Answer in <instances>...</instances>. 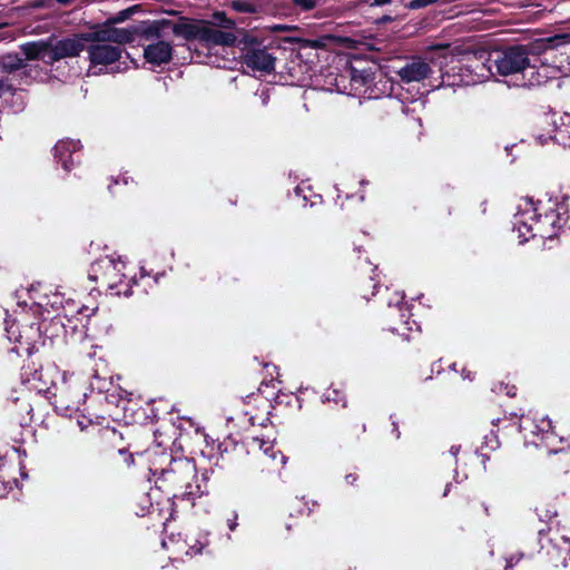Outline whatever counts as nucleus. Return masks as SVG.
<instances>
[{
  "label": "nucleus",
  "mask_w": 570,
  "mask_h": 570,
  "mask_svg": "<svg viewBox=\"0 0 570 570\" xmlns=\"http://www.w3.org/2000/svg\"><path fill=\"white\" fill-rule=\"evenodd\" d=\"M214 20L216 26L225 29L224 31H232L235 28V21L227 18L225 12H216Z\"/></svg>",
  "instance_id": "nucleus-30"
},
{
  "label": "nucleus",
  "mask_w": 570,
  "mask_h": 570,
  "mask_svg": "<svg viewBox=\"0 0 570 570\" xmlns=\"http://www.w3.org/2000/svg\"><path fill=\"white\" fill-rule=\"evenodd\" d=\"M397 76L403 82L422 81L432 73L429 62L422 58H412L406 61L397 71Z\"/></svg>",
  "instance_id": "nucleus-11"
},
{
  "label": "nucleus",
  "mask_w": 570,
  "mask_h": 570,
  "mask_svg": "<svg viewBox=\"0 0 570 570\" xmlns=\"http://www.w3.org/2000/svg\"><path fill=\"white\" fill-rule=\"evenodd\" d=\"M33 285L30 284L27 287L18 288L14 292V298L17 302L18 308L21 309L20 314L31 312L35 313L33 307L36 306V301L32 295ZM17 314H19L18 311H16Z\"/></svg>",
  "instance_id": "nucleus-22"
},
{
  "label": "nucleus",
  "mask_w": 570,
  "mask_h": 570,
  "mask_svg": "<svg viewBox=\"0 0 570 570\" xmlns=\"http://www.w3.org/2000/svg\"><path fill=\"white\" fill-rule=\"evenodd\" d=\"M449 491H450V484H448V485H446V488H445V490H444L443 495H444V497H445V495H448V492H449Z\"/></svg>",
  "instance_id": "nucleus-54"
},
{
  "label": "nucleus",
  "mask_w": 570,
  "mask_h": 570,
  "mask_svg": "<svg viewBox=\"0 0 570 570\" xmlns=\"http://www.w3.org/2000/svg\"><path fill=\"white\" fill-rule=\"evenodd\" d=\"M292 3L299 8L302 11L307 12L316 8V0H291Z\"/></svg>",
  "instance_id": "nucleus-34"
},
{
  "label": "nucleus",
  "mask_w": 570,
  "mask_h": 570,
  "mask_svg": "<svg viewBox=\"0 0 570 570\" xmlns=\"http://www.w3.org/2000/svg\"><path fill=\"white\" fill-rule=\"evenodd\" d=\"M230 531H234L237 527V513L234 512L233 518L227 521Z\"/></svg>",
  "instance_id": "nucleus-43"
},
{
  "label": "nucleus",
  "mask_w": 570,
  "mask_h": 570,
  "mask_svg": "<svg viewBox=\"0 0 570 570\" xmlns=\"http://www.w3.org/2000/svg\"><path fill=\"white\" fill-rule=\"evenodd\" d=\"M33 376V372L29 371L28 368L23 367L21 373V389L20 391H13V394L18 393V395H12V401L14 403L22 402L21 410L24 411L28 414V419H22L20 424L21 425H29L32 422L33 415H32V404L31 401L33 399L32 395V386H28V384L31 381V377Z\"/></svg>",
  "instance_id": "nucleus-10"
},
{
  "label": "nucleus",
  "mask_w": 570,
  "mask_h": 570,
  "mask_svg": "<svg viewBox=\"0 0 570 570\" xmlns=\"http://www.w3.org/2000/svg\"><path fill=\"white\" fill-rule=\"evenodd\" d=\"M345 480L350 484H354V482L357 480V475L354 473H350L345 476Z\"/></svg>",
  "instance_id": "nucleus-44"
},
{
  "label": "nucleus",
  "mask_w": 570,
  "mask_h": 570,
  "mask_svg": "<svg viewBox=\"0 0 570 570\" xmlns=\"http://www.w3.org/2000/svg\"><path fill=\"white\" fill-rule=\"evenodd\" d=\"M564 217L561 216V222L559 224V229H569L570 230V210L564 213Z\"/></svg>",
  "instance_id": "nucleus-40"
},
{
  "label": "nucleus",
  "mask_w": 570,
  "mask_h": 570,
  "mask_svg": "<svg viewBox=\"0 0 570 570\" xmlns=\"http://www.w3.org/2000/svg\"><path fill=\"white\" fill-rule=\"evenodd\" d=\"M19 470H20V475L22 478H27V473L24 472V466L21 463H20Z\"/></svg>",
  "instance_id": "nucleus-47"
},
{
  "label": "nucleus",
  "mask_w": 570,
  "mask_h": 570,
  "mask_svg": "<svg viewBox=\"0 0 570 570\" xmlns=\"http://www.w3.org/2000/svg\"><path fill=\"white\" fill-rule=\"evenodd\" d=\"M94 379L96 380V383L94 381L90 383L92 389H97L99 392H104L107 390L105 380H101L97 375H95Z\"/></svg>",
  "instance_id": "nucleus-39"
},
{
  "label": "nucleus",
  "mask_w": 570,
  "mask_h": 570,
  "mask_svg": "<svg viewBox=\"0 0 570 570\" xmlns=\"http://www.w3.org/2000/svg\"><path fill=\"white\" fill-rule=\"evenodd\" d=\"M250 446L257 448L262 452V456L264 459L276 461L278 458V466H283L286 463V456L283 455L279 451L274 450V443L272 441H266L261 438H253L250 441Z\"/></svg>",
  "instance_id": "nucleus-21"
},
{
  "label": "nucleus",
  "mask_w": 570,
  "mask_h": 570,
  "mask_svg": "<svg viewBox=\"0 0 570 570\" xmlns=\"http://www.w3.org/2000/svg\"><path fill=\"white\" fill-rule=\"evenodd\" d=\"M527 208L514 215L513 229L519 233L521 243L530 237L539 236L546 239H552L558 235L561 214L549 210L543 215H538L532 204H527Z\"/></svg>",
  "instance_id": "nucleus-3"
},
{
  "label": "nucleus",
  "mask_w": 570,
  "mask_h": 570,
  "mask_svg": "<svg viewBox=\"0 0 570 570\" xmlns=\"http://www.w3.org/2000/svg\"><path fill=\"white\" fill-rule=\"evenodd\" d=\"M63 297L60 293L43 294L38 302V316H60L62 309Z\"/></svg>",
  "instance_id": "nucleus-18"
},
{
  "label": "nucleus",
  "mask_w": 570,
  "mask_h": 570,
  "mask_svg": "<svg viewBox=\"0 0 570 570\" xmlns=\"http://www.w3.org/2000/svg\"><path fill=\"white\" fill-rule=\"evenodd\" d=\"M436 0H412L409 3L410 9H420L434 3Z\"/></svg>",
  "instance_id": "nucleus-37"
},
{
  "label": "nucleus",
  "mask_w": 570,
  "mask_h": 570,
  "mask_svg": "<svg viewBox=\"0 0 570 570\" xmlns=\"http://www.w3.org/2000/svg\"><path fill=\"white\" fill-rule=\"evenodd\" d=\"M458 452H459V448H456V446H452V448H451V453H452L453 455H456V454H458Z\"/></svg>",
  "instance_id": "nucleus-50"
},
{
  "label": "nucleus",
  "mask_w": 570,
  "mask_h": 570,
  "mask_svg": "<svg viewBox=\"0 0 570 570\" xmlns=\"http://www.w3.org/2000/svg\"><path fill=\"white\" fill-rule=\"evenodd\" d=\"M144 57L147 62L154 66L168 63L173 57V47L167 41L158 40L145 47Z\"/></svg>",
  "instance_id": "nucleus-15"
},
{
  "label": "nucleus",
  "mask_w": 570,
  "mask_h": 570,
  "mask_svg": "<svg viewBox=\"0 0 570 570\" xmlns=\"http://www.w3.org/2000/svg\"><path fill=\"white\" fill-rule=\"evenodd\" d=\"M242 59L243 63L253 71L271 72L274 70L275 58L265 48L255 46L244 48Z\"/></svg>",
  "instance_id": "nucleus-9"
},
{
  "label": "nucleus",
  "mask_w": 570,
  "mask_h": 570,
  "mask_svg": "<svg viewBox=\"0 0 570 570\" xmlns=\"http://www.w3.org/2000/svg\"><path fill=\"white\" fill-rule=\"evenodd\" d=\"M323 402H334L335 404L342 403V406H346V400L343 393L336 389L327 390L323 394Z\"/></svg>",
  "instance_id": "nucleus-29"
},
{
  "label": "nucleus",
  "mask_w": 570,
  "mask_h": 570,
  "mask_svg": "<svg viewBox=\"0 0 570 570\" xmlns=\"http://www.w3.org/2000/svg\"><path fill=\"white\" fill-rule=\"evenodd\" d=\"M203 23H176L173 27V32L176 36L183 37L186 40H200Z\"/></svg>",
  "instance_id": "nucleus-24"
},
{
  "label": "nucleus",
  "mask_w": 570,
  "mask_h": 570,
  "mask_svg": "<svg viewBox=\"0 0 570 570\" xmlns=\"http://www.w3.org/2000/svg\"><path fill=\"white\" fill-rule=\"evenodd\" d=\"M237 40L233 31H224L207 23H203L200 40L207 47L212 46H233Z\"/></svg>",
  "instance_id": "nucleus-14"
},
{
  "label": "nucleus",
  "mask_w": 570,
  "mask_h": 570,
  "mask_svg": "<svg viewBox=\"0 0 570 570\" xmlns=\"http://www.w3.org/2000/svg\"><path fill=\"white\" fill-rule=\"evenodd\" d=\"M6 323V332L8 334L9 340L14 338V341L24 343L27 345V353L30 356L32 354L33 350V343H32V324L22 325L23 330L18 331V335L16 336V331H13L14 324H10L9 320H4Z\"/></svg>",
  "instance_id": "nucleus-20"
},
{
  "label": "nucleus",
  "mask_w": 570,
  "mask_h": 570,
  "mask_svg": "<svg viewBox=\"0 0 570 570\" xmlns=\"http://www.w3.org/2000/svg\"><path fill=\"white\" fill-rule=\"evenodd\" d=\"M552 139L559 145L570 148V112H564L560 117V122L556 125Z\"/></svg>",
  "instance_id": "nucleus-23"
},
{
  "label": "nucleus",
  "mask_w": 570,
  "mask_h": 570,
  "mask_svg": "<svg viewBox=\"0 0 570 570\" xmlns=\"http://www.w3.org/2000/svg\"><path fill=\"white\" fill-rule=\"evenodd\" d=\"M65 325L60 318V316H43L40 322H38V332L45 336L42 341V345H47V341L49 345L53 344V340L59 337L60 334L63 333Z\"/></svg>",
  "instance_id": "nucleus-16"
},
{
  "label": "nucleus",
  "mask_w": 570,
  "mask_h": 570,
  "mask_svg": "<svg viewBox=\"0 0 570 570\" xmlns=\"http://www.w3.org/2000/svg\"><path fill=\"white\" fill-rule=\"evenodd\" d=\"M96 266L104 269L102 279L109 288H115L125 278L126 263L120 258H106L98 262L92 268Z\"/></svg>",
  "instance_id": "nucleus-13"
},
{
  "label": "nucleus",
  "mask_w": 570,
  "mask_h": 570,
  "mask_svg": "<svg viewBox=\"0 0 570 570\" xmlns=\"http://www.w3.org/2000/svg\"><path fill=\"white\" fill-rule=\"evenodd\" d=\"M4 463H0V484L4 491L12 490L13 487H18V480L14 476L9 475V470Z\"/></svg>",
  "instance_id": "nucleus-26"
},
{
  "label": "nucleus",
  "mask_w": 570,
  "mask_h": 570,
  "mask_svg": "<svg viewBox=\"0 0 570 570\" xmlns=\"http://www.w3.org/2000/svg\"><path fill=\"white\" fill-rule=\"evenodd\" d=\"M126 461L128 464H131L134 462L132 454H128V456L126 458Z\"/></svg>",
  "instance_id": "nucleus-49"
},
{
  "label": "nucleus",
  "mask_w": 570,
  "mask_h": 570,
  "mask_svg": "<svg viewBox=\"0 0 570 570\" xmlns=\"http://www.w3.org/2000/svg\"><path fill=\"white\" fill-rule=\"evenodd\" d=\"M495 76L520 77L529 63V51L523 46H510L492 50Z\"/></svg>",
  "instance_id": "nucleus-4"
},
{
  "label": "nucleus",
  "mask_w": 570,
  "mask_h": 570,
  "mask_svg": "<svg viewBox=\"0 0 570 570\" xmlns=\"http://www.w3.org/2000/svg\"><path fill=\"white\" fill-rule=\"evenodd\" d=\"M118 452H119L120 454H126V453H127V451H126L125 449H119V450H118Z\"/></svg>",
  "instance_id": "nucleus-56"
},
{
  "label": "nucleus",
  "mask_w": 570,
  "mask_h": 570,
  "mask_svg": "<svg viewBox=\"0 0 570 570\" xmlns=\"http://www.w3.org/2000/svg\"><path fill=\"white\" fill-rule=\"evenodd\" d=\"M495 76L492 50L479 49L461 58H451L450 68L442 72L443 86H472Z\"/></svg>",
  "instance_id": "nucleus-2"
},
{
  "label": "nucleus",
  "mask_w": 570,
  "mask_h": 570,
  "mask_svg": "<svg viewBox=\"0 0 570 570\" xmlns=\"http://www.w3.org/2000/svg\"><path fill=\"white\" fill-rule=\"evenodd\" d=\"M522 558L523 553L511 554L507 558L505 570L512 569Z\"/></svg>",
  "instance_id": "nucleus-38"
},
{
  "label": "nucleus",
  "mask_w": 570,
  "mask_h": 570,
  "mask_svg": "<svg viewBox=\"0 0 570 570\" xmlns=\"http://www.w3.org/2000/svg\"><path fill=\"white\" fill-rule=\"evenodd\" d=\"M46 2H47V0H38V1H37L38 8H42V7H45V6H46Z\"/></svg>",
  "instance_id": "nucleus-48"
},
{
  "label": "nucleus",
  "mask_w": 570,
  "mask_h": 570,
  "mask_svg": "<svg viewBox=\"0 0 570 570\" xmlns=\"http://www.w3.org/2000/svg\"><path fill=\"white\" fill-rule=\"evenodd\" d=\"M462 376L468 380H472L471 373L465 371V368L462 370Z\"/></svg>",
  "instance_id": "nucleus-46"
},
{
  "label": "nucleus",
  "mask_w": 570,
  "mask_h": 570,
  "mask_svg": "<svg viewBox=\"0 0 570 570\" xmlns=\"http://www.w3.org/2000/svg\"><path fill=\"white\" fill-rule=\"evenodd\" d=\"M261 97H262V104L267 105L268 98H269L268 95L266 92H262Z\"/></svg>",
  "instance_id": "nucleus-45"
},
{
  "label": "nucleus",
  "mask_w": 570,
  "mask_h": 570,
  "mask_svg": "<svg viewBox=\"0 0 570 570\" xmlns=\"http://www.w3.org/2000/svg\"><path fill=\"white\" fill-rule=\"evenodd\" d=\"M492 392L497 394L505 393V395L513 397L517 393V387L514 385H509L507 383L499 382L493 385Z\"/></svg>",
  "instance_id": "nucleus-32"
},
{
  "label": "nucleus",
  "mask_w": 570,
  "mask_h": 570,
  "mask_svg": "<svg viewBox=\"0 0 570 570\" xmlns=\"http://www.w3.org/2000/svg\"><path fill=\"white\" fill-rule=\"evenodd\" d=\"M138 29L135 27L117 28L108 20L94 26L83 39L91 43H109L122 46L135 41Z\"/></svg>",
  "instance_id": "nucleus-5"
},
{
  "label": "nucleus",
  "mask_w": 570,
  "mask_h": 570,
  "mask_svg": "<svg viewBox=\"0 0 570 570\" xmlns=\"http://www.w3.org/2000/svg\"><path fill=\"white\" fill-rule=\"evenodd\" d=\"M392 0H365V3L370 7H382L385 4H390Z\"/></svg>",
  "instance_id": "nucleus-41"
},
{
  "label": "nucleus",
  "mask_w": 570,
  "mask_h": 570,
  "mask_svg": "<svg viewBox=\"0 0 570 570\" xmlns=\"http://www.w3.org/2000/svg\"><path fill=\"white\" fill-rule=\"evenodd\" d=\"M85 42L87 41L83 39V33L61 39L51 47L38 41V60L51 63L63 58L77 57L85 50Z\"/></svg>",
  "instance_id": "nucleus-6"
},
{
  "label": "nucleus",
  "mask_w": 570,
  "mask_h": 570,
  "mask_svg": "<svg viewBox=\"0 0 570 570\" xmlns=\"http://www.w3.org/2000/svg\"><path fill=\"white\" fill-rule=\"evenodd\" d=\"M100 438L101 440L104 441H107V442H114L118 439H121L120 434L118 433V431L116 429H102L100 431Z\"/></svg>",
  "instance_id": "nucleus-35"
},
{
  "label": "nucleus",
  "mask_w": 570,
  "mask_h": 570,
  "mask_svg": "<svg viewBox=\"0 0 570 570\" xmlns=\"http://www.w3.org/2000/svg\"><path fill=\"white\" fill-rule=\"evenodd\" d=\"M81 144L80 140L61 139L55 146V158L58 164L69 173L80 163L81 159Z\"/></svg>",
  "instance_id": "nucleus-7"
},
{
  "label": "nucleus",
  "mask_w": 570,
  "mask_h": 570,
  "mask_svg": "<svg viewBox=\"0 0 570 570\" xmlns=\"http://www.w3.org/2000/svg\"><path fill=\"white\" fill-rule=\"evenodd\" d=\"M535 513L542 522H549L557 517V511L553 508H535Z\"/></svg>",
  "instance_id": "nucleus-33"
},
{
  "label": "nucleus",
  "mask_w": 570,
  "mask_h": 570,
  "mask_svg": "<svg viewBox=\"0 0 570 570\" xmlns=\"http://www.w3.org/2000/svg\"><path fill=\"white\" fill-rule=\"evenodd\" d=\"M208 544V540L204 538V541L196 540L195 544L189 546V549L186 551V554L196 556L203 551V549Z\"/></svg>",
  "instance_id": "nucleus-36"
},
{
  "label": "nucleus",
  "mask_w": 570,
  "mask_h": 570,
  "mask_svg": "<svg viewBox=\"0 0 570 570\" xmlns=\"http://www.w3.org/2000/svg\"><path fill=\"white\" fill-rule=\"evenodd\" d=\"M390 419H391V421H392V426H393L392 432L394 433V435H395V438H396V439H400V436H401V432H400V430H399V424H397V422H396V420H395V415H394V414H392V415L390 416Z\"/></svg>",
  "instance_id": "nucleus-42"
},
{
  "label": "nucleus",
  "mask_w": 570,
  "mask_h": 570,
  "mask_svg": "<svg viewBox=\"0 0 570 570\" xmlns=\"http://www.w3.org/2000/svg\"><path fill=\"white\" fill-rule=\"evenodd\" d=\"M92 66H108L119 61L122 55L121 46L109 43H91L86 48Z\"/></svg>",
  "instance_id": "nucleus-8"
},
{
  "label": "nucleus",
  "mask_w": 570,
  "mask_h": 570,
  "mask_svg": "<svg viewBox=\"0 0 570 570\" xmlns=\"http://www.w3.org/2000/svg\"><path fill=\"white\" fill-rule=\"evenodd\" d=\"M373 72L370 69H352L351 70V86L355 94L367 95L370 98L374 97L370 86L374 80Z\"/></svg>",
  "instance_id": "nucleus-19"
},
{
  "label": "nucleus",
  "mask_w": 570,
  "mask_h": 570,
  "mask_svg": "<svg viewBox=\"0 0 570 570\" xmlns=\"http://www.w3.org/2000/svg\"><path fill=\"white\" fill-rule=\"evenodd\" d=\"M36 59V41L21 46L20 53H8L0 57V68L7 72L16 71L24 66L26 60Z\"/></svg>",
  "instance_id": "nucleus-12"
},
{
  "label": "nucleus",
  "mask_w": 570,
  "mask_h": 570,
  "mask_svg": "<svg viewBox=\"0 0 570 570\" xmlns=\"http://www.w3.org/2000/svg\"><path fill=\"white\" fill-rule=\"evenodd\" d=\"M154 475H158L156 483L164 488L174 498L194 501L208 492L207 478L203 473L199 479L197 475L196 463L193 459L178 458L170 459L166 469H150Z\"/></svg>",
  "instance_id": "nucleus-1"
},
{
  "label": "nucleus",
  "mask_w": 570,
  "mask_h": 570,
  "mask_svg": "<svg viewBox=\"0 0 570 570\" xmlns=\"http://www.w3.org/2000/svg\"><path fill=\"white\" fill-rule=\"evenodd\" d=\"M232 8L243 13H252L256 10L255 6L247 0H235L232 2Z\"/></svg>",
  "instance_id": "nucleus-31"
},
{
  "label": "nucleus",
  "mask_w": 570,
  "mask_h": 570,
  "mask_svg": "<svg viewBox=\"0 0 570 570\" xmlns=\"http://www.w3.org/2000/svg\"><path fill=\"white\" fill-rule=\"evenodd\" d=\"M166 24V22L154 21L141 30V35L146 39H155L158 41L161 38V31Z\"/></svg>",
  "instance_id": "nucleus-25"
},
{
  "label": "nucleus",
  "mask_w": 570,
  "mask_h": 570,
  "mask_svg": "<svg viewBox=\"0 0 570 570\" xmlns=\"http://www.w3.org/2000/svg\"><path fill=\"white\" fill-rule=\"evenodd\" d=\"M139 10V6H131L127 9H124L116 14L109 17L107 20L111 22L114 26L121 23L126 20H128L135 12Z\"/></svg>",
  "instance_id": "nucleus-27"
},
{
  "label": "nucleus",
  "mask_w": 570,
  "mask_h": 570,
  "mask_svg": "<svg viewBox=\"0 0 570 570\" xmlns=\"http://www.w3.org/2000/svg\"><path fill=\"white\" fill-rule=\"evenodd\" d=\"M382 20H383V21H391V20H392V18H391L390 16H385V17H383V18H382Z\"/></svg>",
  "instance_id": "nucleus-55"
},
{
  "label": "nucleus",
  "mask_w": 570,
  "mask_h": 570,
  "mask_svg": "<svg viewBox=\"0 0 570 570\" xmlns=\"http://www.w3.org/2000/svg\"><path fill=\"white\" fill-rule=\"evenodd\" d=\"M562 200H563V203H567V202H569V200H570V196H568V195H564V196L562 197Z\"/></svg>",
  "instance_id": "nucleus-53"
},
{
  "label": "nucleus",
  "mask_w": 570,
  "mask_h": 570,
  "mask_svg": "<svg viewBox=\"0 0 570 570\" xmlns=\"http://www.w3.org/2000/svg\"><path fill=\"white\" fill-rule=\"evenodd\" d=\"M330 40H331L330 37H321L317 39H299L298 42H299L301 49H305V48L318 49V48H324Z\"/></svg>",
  "instance_id": "nucleus-28"
},
{
  "label": "nucleus",
  "mask_w": 570,
  "mask_h": 570,
  "mask_svg": "<svg viewBox=\"0 0 570 570\" xmlns=\"http://www.w3.org/2000/svg\"><path fill=\"white\" fill-rule=\"evenodd\" d=\"M301 191H302V188H301L299 186H297V187L295 188V194H296L297 196H299V195H301Z\"/></svg>",
  "instance_id": "nucleus-52"
},
{
  "label": "nucleus",
  "mask_w": 570,
  "mask_h": 570,
  "mask_svg": "<svg viewBox=\"0 0 570 570\" xmlns=\"http://www.w3.org/2000/svg\"><path fill=\"white\" fill-rule=\"evenodd\" d=\"M57 2L61 3V4H68L70 3L72 0H56Z\"/></svg>",
  "instance_id": "nucleus-51"
},
{
  "label": "nucleus",
  "mask_w": 570,
  "mask_h": 570,
  "mask_svg": "<svg viewBox=\"0 0 570 570\" xmlns=\"http://www.w3.org/2000/svg\"><path fill=\"white\" fill-rule=\"evenodd\" d=\"M550 78L551 77L549 76V70L547 67L542 66L541 68H538L535 65H532L529 61L527 67H524L520 81L514 82V85L520 87L541 86L546 83Z\"/></svg>",
  "instance_id": "nucleus-17"
},
{
  "label": "nucleus",
  "mask_w": 570,
  "mask_h": 570,
  "mask_svg": "<svg viewBox=\"0 0 570 570\" xmlns=\"http://www.w3.org/2000/svg\"><path fill=\"white\" fill-rule=\"evenodd\" d=\"M22 322H24V318H23V317H21L20 320H18V323H22Z\"/></svg>",
  "instance_id": "nucleus-57"
}]
</instances>
